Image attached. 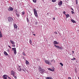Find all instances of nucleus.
<instances>
[{
  "label": "nucleus",
  "mask_w": 79,
  "mask_h": 79,
  "mask_svg": "<svg viewBox=\"0 0 79 79\" xmlns=\"http://www.w3.org/2000/svg\"><path fill=\"white\" fill-rule=\"evenodd\" d=\"M8 19L9 23H11L13 22V18L11 17H8Z\"/></svg>",
  "instance_id": "5"
},
{
  "label": "nucleus",
  "mask_w": 79,
  "mask_h": 79,
  "mask_svg": "<svg viewBox=\"0 0 79 79\" xmlns=\"http://www.w3.org/2000/svg\"><path fill=\"white\" fill-rule=\"evenodd\" d=\"M4 53L5 55H6V56L8 55V53H7V52L5 51L4 52Z\"/></svg>",
  "instance_id": "22"
},
{
  "label": "nucleus",
  "mask_w": 79,
  "mask_h": 79,
  "mask_svg": "<svg viewBox=\"0 0 79 79\" xmlns=\"http://www.w3.org/2000/svg\"><path fill=\"white\" fill-rule=\"evenodd\" d=\"M71 9L72 10V11H74V9L73 8H71Z\"/></svg>",
  "instance_id": "39"
},
{
  "label": "nucleus",
  "mask_w": 79,
  "mask_h": 79,
  "mask_svg": "<svg viewBox=\"0 0 79 79\" xmlns=\"http://www.w3.org/2000/svg\"><path fill=\"white\" fill-rule=\"evenodd\" d=\"M29 42L30 43V44L31 45V44H32V40L30 39V41H29Z\"/></svg>",
  "instance_id": "19"
},
{
  "label": "nucleus",
  "mask_w": 79,
  "mask_h": 79,
  "mask_svg": "<svg viewBox=\"0 0 79 79\" xmlns=\"http://www.w3.org/2000/svg\"><path fill=\"white\" fill-rule=\"evenodd\" d=\"M45 62L46 64H49V65H52V64L51 63V62H50V61L48 60H45Z\"/></svg>",
  "instance_id": "6"
},
{
  "label": "nucleus",
  "mask_w": 79,
  "mask_h": 79,
  "mask_svg": "<svg viewBox=\"0 0 79 79\" xmlns=\"http://www.w3.org/2000/svg\"><path fill=\"white\" fill-rule=\"evenodd\" d=\"M71 21H72V23H76V22L73 19H71Z\"/></svg>",
  "instance_id": "17"
},
{
  "label": "nucleus",
  "mask_w": 79,
  "mask_h": 79,
  "mask_svg": "<svg viewBox=\"0 0 79 79\" xmlns=\"http://www.w3.org/2000/svg\"><path fill=\"white\" fill-rule=\"evenodd\" d=\"M56 34H57V32H56Z\"/></svg>",
  "instance_id": "49"
},
{
  "label": "nucleus",
  "mask_w": 79,
  "mask_h": 79,
  "mask_svg": "<svg viewBox=\"0 0 79 79\" xmlns=\"http://www.w3.org/2000/svg\"><path fill=\"white\" fill-rule=\"evenodd\" d=\"M10 42L11 43V44H12V45H14L15 44V42H14V41H12V40H10Z\"/></svg>",
  "instance_id": "14"
},
{
  "label": "nucleus",
  "mask_w": 79,
  "mask_h": 79,
  "mask_svg": "<svg viewBox=\"0 0 79 79\" xmlns=\"http://www.w3.org/2000/svg\"><path fill=\"white\" fill-rule=\"evenodd\" d=\"M17 70L19 71H23L25 73H26V69L24 67L23 65L21 66H19L17 67Z\"/></svg>",
  "instance_id": "1"
},
{
  "label": "nucleus",
  "mask_w": 79,
  "mask_h": 79,
  "mask_svg": "<svg viewBox=\"0 0 79 79\" xmlns=\"http://www.w3.org/2000/svg\"><path fill=\"white\" fill-rule=\"evenodd\" d=\"M38 70L41 73H43L45 71V69H42L41 67L39 68Z\"/></svg>",
  "instance_id": "3"
},
{
  "label": "nucleus",
  "mask_w": 79,
  "mask_h": 79,
  "mask_svg": "<svg viewBox=\"0 0 79 79\" xmlns=\"http://www.w3.org/2000/svg\"><path fill=\"white\" fill-rule=\"evenodd\" d=\"M56 1V0H52V2H55Z\"/></svg>",
  "instance_id": "28"
},
{
  "label": "nucleus",
  "mask_w": 79,
  "mask_h": 79,
  "mask_svg": "<svg viewBox=\"0 0 79 79\" xmlns=\"http://www.w3.org/2000/svg\"><path fill=\"white\" fill-rule=\"evenodd\" d=\"M22 13L23 15H24L25 14V12L24 11H23L22 12Z\"/></svg>",
  "instance_id": "24"
},
{
  "label": "nucleus",
  "mask_w": 79,
  "mask_h": 79,
  "mask_svg": "<svg viewBox=\"0 0 79 79\" xmlns=\"http://www.w3.org/2000/svg\"><path fill=\"white\" fill-rule=\"evenodd\" d=\"M8 11H13V7L10 6L9 8L8 9Z\"/></svg>",
  "instance_id": "8"
},
{
  "label": "nucleus",
  "mask_w": 79,
  "mask_h": 79,
  "mask_svg": "<svg viewBox=\"0 0 79 79\" xmlns=\"http://www.w3.org/2000/svg\"><path fill=\"white\" fill-rule=\"evenodd\" d=\"M75 72H76V73H77V70H76V69H75Z\"/></svg>",
  "instance_id": "42"
},
{
  "label": "nucleus",
  "mask_w": 79,
  "mask_h": 79,
  "mask_svg": "<svg viewBox=\"0 0 79 79\" xmlns=\"http://www.w3.org/2000/svg\"><path fill=\"white\" fill-rule=\"evenodd\" d=\"M47 15H48V14H47Z\"/></svg>",
  "instance_id": "51"
},
{
  "label": "nucleus",
  "mask_w": 79,
  "mask_h": 79,
  "mask_svg": "<svg viewBox=\"0 0 79 79\" xmlns=\"http://www.w3.org/2000/svg\"><path fill=\"white\" fill-rule=\"evenodd\" d=\"M3 77L4 79H7V76L6 75H4L3 76Z\"/></svg>",
  "instance_id": "10"
},
{
  "label": "nucleus",
  "mask_w": 79,
  "mask_h": 79,
  "mask_svg": "<svg viewBox=\"0 0 79 79\" xmlns=\"http://www.w3.org/2000/svg\"><path fill=\"white\" fill-rule=\"evenodd\" d=\"M75 1H76V5H77L78 3L77 0H75Z\"/></svg>",
  "instance_id": "32"
},
{
  "label": "nucleus",
  "mask_w": 79,
  "mask_h": 79,
  "mask_svg": "<svg viewBox=\"0 0 79 79\" xmlns=\"http://www.w3.org/2000/svg\"><path fill=\"white\" fill-rule=\"evenodd\" d=\"M48 70H49V71H54V69H55L53 68V69H52L50 68H48Z\"/></svg>",
  "instance_id": "12"
},
{
  "label": "nucleus",
  "mask_w": 79,
  "mask_h": 79,
  "mask_svg": "<svg viewBox=\"0 0 79 79\" xmlns=\"http://www.w3.org/2000/svg\"><path fill=\"white\" fill-rule=\"evenodd\" d=\"M60 65H61L62 66H63V64L61 63H60Z\"/></svg>",
  "instance_id": "31"
},
{
  "label": "nucleus",
  "mask_w": 79,
  "mask_h": 79,
  "mask_svg": "<svg viewBox=\"0 0 79 79\" xmlns=\"http://www.w3.org/2000/svg\"><path fill=\"white\" fill-rule=\"evenodd\" d=\"M22 54L23 55H24V56H26V54H25L24 52H23Z\"/></svg>",
  "instance_id": "26"
},
{
  "label": "nucleus",
  "mask_w": 79,
  "mask_h": 79,
  "mask_svg": "<svg viewBox=\"0 0 79 79\" xmlns=\"http://www.w3.org/2000/svg\"><path fill=\"white\" fill-rule=\"evenodd\" d=\"M25 63H26V64H27V65H29V61H27V60H26Z\"/></svg>",
  "instance_id": "13"
},
{
  "label": "nucleus",
  "mask_w": 79,
  "mask_h": 79,
  "mask_svg": "<svg viewBox=\"0 0 79 79\" xmlns=\"http://www.w3.org/2000/svg\"><path fill=\"white\" fill-rule=\"evenodd\" d=\"M72 52L73 53H74V51H72Z\"/></svg>",
  "instance_id": "45"
},
{
  "label": "nucleus",
  "mask_w": 79,
  "mask_h": 79,
  "mask_svg": "<svg viewBox=\"0 0 79 79\" xmlns=\"http://www.w3.org/2000/svg\"><path fill=\"white\" fill-rule=\"evenodd\" d=\"M37 23H38V22H36L35 23V25H37Z\"/></svg>",
  "instance_id": "30"
},
{
  "label": "nucleus",
  "mask_w": 79,
  "mask_h": 79,
  "mask_svg": "<svg viewBox=\"0 0 79 79\" xmlns=\"http://www.w3.org/2000/svg\"><path fill=\"white\" fill-rule=\"evenodd\" d=\"M54 46L56 48H58V49L59 50H63V46L60 47L56 45H54Z\"/></svg>",
  "instance_id": "4"
},
{
  "label": "nucleus",
  "mask_w": 79,
  "mask_h": 79,
  "mask_svg": "<svg viewBox=\"0 0 79 79\" xmlns=\"http://www.w3.org/2000/svg\"><path fill=\"white\" fill-rule=\"evenodd\" d=\"M71 60H76V59L75 58L73 57V59H71Z\"/></svg>",
  "instance_id": "25"
},
{
  "label": "nucleus",
  "mask_w": 79,
  "mask_h": 79,
  "mask_svg": "<svg viewBox=\"0 0 79 79\" xmlns=\"http://www.w3.org/2000/svg\"><path fill=\"white\" fill-rule=\"evenodd\" d=\"M63 14H64V15H66V12L64 11L63 12Z\"/></svg>",
  "instance_id": "34"
},
{
  "label": "nucleus",
  "mask_w": 79,
  "mask_h": 79,
  "mask_svg": "<svg viewBox=\"0 0 79 79\" xmlns=\"http://www.w3.org/2000/svg\"><path fill=\"white\" fill-rule=\"evenodd\" d=\"M78 79H79V77H78Z\"/></svg>",
  "instance_id": "50"
},
{
  "label": "nucleus",
  "mask_w": 79,
  "mask_h": 79,
  "mask_svg": "<svg viewBox=\"0 0 79 79\" xmlns=\"http://www.w3.org/2000/svg\"><path fill=\"white\" fill-rule=\"evenodd\" d=\"M27 23H29V19L27 17Z\"/></svg>",
  "instance_id": "23"
},
{
  "label": "nucleus",
  "mask_w": 79,
  "mask_h": 79,
  "mask_svg": "<svg viewBox=\"0 0 79 79\" xmlns=\"http://www.w3.org/2000/svg\"><path fill=\"white\" fill-rule=\"evenodd\" d=\"M8 47H9V48H11V47H10V46L9 45V46H8Z\"/></svg>",
  "instance_id": "41"
},
{
  "label": "nucleus",
  "mask_w": 79,
  "mask_h": 79,
  "mask_svg": "<svg viewBox=\"0 0 79 79\" xmlns=\"http://www.w3.org/2000/svg\"><path fill=\"white\" fill-rule=\"evenodd\" d=\"M33 35H34L35 36V34H33Z\"/></svg>",
  "instance_id": "47"
},
{
  "label": "nucleus",
  "mask_w": 79,
  "mask_h": 79,
  "mask_svg": "<svg viewBox=\"0 0 79 79\" xmlns=\"http://www.w3.org/2000/svg\"><path fill=\"white\" fill-rule=\"evenodd\" d=\"M8 77V79H11L10 78V77Z\"/></svg>",
  "instance_id": "43"
},
{
  "label": "nucleus",
  "mask_w": 79,
  "mask_h": 79,
  "mask_svg": "<svg viewBox=\"0 0 79 79\" xmlns=\"http://www.w3.org/2000/svg\"><path fill=\"white\" fill-rule=\"evenodd\" d=\"M16 16H17V17H18V18H19V13L18 14L17 13H16Z\"/></svg>",
  "instance_id": "15"
},
{
  "label": "nucleus",
  "mask_w": 79,
  "mask_h": 79,
  "mask_svg": "<svg viewBox=\"0 0 79 79\" xmlns=\"http://www.w3.org/2000/svg\"><path fill=\"white\" fill-rule=\"evenodd\" d=\"M14 28H15V29H17V28H18V26L15 24H14Z\"/></svg>",
  "instance_id": "11"
},
{
  "label": "nucleus",
  "mask_w": 79,
  "mask_h": 79,
  "mask_svg": "<svg viewBox=\"0 0 79 79\" xmlns=\"http://www.w3.org/2000/svg\"><path fill=\"white\" fill-rule=\"evenodd\" d=\"M33 11L35 16V17L37 18L38 17V15H37V12L36 9H35V8L33 9Z\"/></svg>",
  "instance_id": "2"
},
{
  "label": "nucleus",
  "mask_w": 79,
  "mask_h": 79,
  "mask_svg": "<svg viewBox=\"0 0 79 79\" xmlns=\"http://www.w3.org/2000/svg\"><path fill=\"white\" fill-rule=\"evenodd\" d=\"M54 43L55 44H58V42H57V41H54Z\"/></svg>",
  "instance_id": "20"
},
{
  "label": "nucleus",
  "mask_w": 79,
  "mask_h": 79,
  "mask_svg": "<svg viewBox=\"0 0 79 79\" xmlns=\"http://www.w3.org/2000/svg\"><path fill=\"white\" fill-rule=\"evenodd\" d=\"M33 2H34V3H36V0H33Z\"/></svg>",
  "instance_id": "29"
},
{
  "label": "nucleus",
  "mask_w": 79,
  "mask_h": 79,
  "mask_svg": "<svg viewBox=\"0 0 79 79\" xmlns=\"http://www.w3.org/2000/svg\"><path fill=\"white\" fill-rule=\"evenodd\" d=\"M13 77H14V78H15V79H17V77H16V76H15V75H13Z\"/></svg>",
  "instance_id": "27"
},
{
  "label": "nucleus",
  "mask_w": 79,
  "mask_h": 79,
  "mask_svg": "<svg viewBox=\"0 0 79 79\" xmlns=\"http://www.w3.org/2000/svg\"><path fill=\"white\" fill-rule=\"evenodd\" d=\"M53 19H54V20H55V18H53Z\"/></svg>",
  "instance_id": "46"
},
{
  "label": "nucleus",
  "mask_w": 79,
  "mask_h": 79,
  "mask_svg": "<svg viewBox=\"0 0 79 79\" xmlns=\"http://www.w3.org/2000/svg\"><path fill=\"white\" fill-rule=\"evenodd\" d=\"M12 50L14 51V55H16V48H12Z\"/></svg>",
  "instance_id": "7"
},
{
  "label": "nucleus",
  "mask_w": 79,
  "mask_h": 79,
  "mask_svg": "<svg viewBox=\"0 0 79 79\" xmlns=\"http://www.w3.org/2000/svg\"><path fill=\"white\" fill-rule=\"evenodd\" d=\"M12 47H15L16 46L15 45H12Z\"/></svg>",
  "instance_id": "36"
},
{
  "label": "nucleus",
  "mask_w": 79,
  "mask_h": 79,
  "mask_svg": "<svg viewBox=\"0 0 79 79\" xmlns=\"http://www.w3.org/2000/svg\"><path fill=\"white\" fill-rule=\"evenodd\" d=\"M53 68H52V69H53Z\"/></svg>",
  "instance_id": "48"
},
{
  "label": "nucleus",
  "mask_w": 79,
  "mask_h": 79,
  "mask_svg": "<svg viewBox=\"0 0 79 79\" xmlns=\"http://www.w3.org/2000/svg\"><path fill=\"white\" fill-rule=\"evenodd\" d=\"M62 1H61L59 3L58 5H62Z\"/></svg>",
  "instance_id": "18"
},
{
  "label": "nucleus",
  "mask_w": 79,
  "mask_h": 79,
  "mask_svg": "<svg viewBox=\"0 0 79 79\" xmlns=\"http://www.w3.org/2000/svg\"><path fill=\"white\" fill-rule=\"evenodd\" d=\"M3 37L2 35V32H1V31L0 30V37Z\"/></svg>",
  "instance_id": "21"
},
{
  "label": "nucleus",
  "mask_w": 79,
  "mask_h": 79,
  "mask_svg": "<svg viewBox=\"0 0 79 79\" xmlns=\"http://www.w3.org/2000/svg\"><path fill=\"white\" fill-rule=\"evenodd\" d=\"M11 75H13V76H14V75L15 74V72L13 71H11Z\"/></svg>",
  "instance_id": "9"
},
{
  "label": "nucleus",
  "mask_w": 79,
  "mask_h": 79,
  "mask_svg": "<svg viewBox=\"0 0 79 79\" xmlns=\"http://www.w3.org/2000/svg\"><path fill=\"white\" fill-rule=\"evenodd\" d=\"M71 12L72 13V14H74V12L73 11H71Z\"/></svg>",
  "instance_id": "33"
},
{
  "label": "nucleus",
  "mask_w": 79,
  "mask_h": 79,
  "mask_svg": "<svg viewBox=\"0 0 79 79\" xmlns=\"http://www.w3.org/2000/svg\"><path fill=\"white\" fill-rule=\"evenodd\" d=\"M65 16H66V17L67 18H69L70 17V16L69 15V14H65Z\"/></svg>",
  "instance_id": "16"
},
{
  "label": "nucleus",
  "mask_w": 79,
  "mask_h": 79,
  "mask_svg": "<svg viewBox=\"0 0 79 79\" xmlns=\"http://www.w3.org/2000/svg\"><path fill=\"white\" fill-rule=\"evenodd\" d=\"M42 0L44 1V0Z\"/></svg>",
  "instance_id": "52"
},
{
  "label": "nucleus",
  "mask_w": 79,
  "mask_h": 79,
  "mask_svg": "<svg viewBox=\"0 0 79 79\" xmlns=\"http://www.w3.org/2000/svg\"><path fill=\"white\" fill-rule=\"evenodd\" d=\"M68 78H69V79H71V77H68Z\"/></svg>",
  "instance_id": "44"
},
{
  "label": "nucleus",
  "mask_w": 79,
  "mask_h": 79,
  "mask_svg": "<svg viewBox=\"0 0 79 79\" xmlns=\"http://www.w3.org/2000/svg\"><path fill=\"white\" fill-rule=\"evenodd\" d=\"M53 59L52 60H51V63H52V62H53Z\"/></svg>",
  "instance_id": "37"
},
{
  "label": "nucleus",
  "mask_w": 79,
  "mask_h": 79,
  "mask_svg": "<svg viewBox=\"0 0 79 79\" xmlns=\"http://www.w3.org/2000/svg\"><path fill=\"white\" fill-rule=\"evenodd\" d=\"M53 62L54 63H55V60H54V59H53Z\"/></svg>",
  "instance_id": "38"
},
{
  "label": "nucleus",
  "mask_w": 79,
  "mask_h": 79,
  "mask_svg": "<svg viewBox=\"0 0 79 79\" xmlns=\"http://www.w3.org/2000/svg\"><path fill=\"white\" fill-rule=\"evenodd\" d=\"M46 79H50V77H47L46 78Z\"/></svg>",
  "instance_id": "35"
},
{
  "label": "nucleus",
  "mask_w": 79,
  "mask_h": 79,
  "mask_svg": "<svg viewBox=\"0 0 79 79\" xmlns=\"http://www.w3.org/2000/svg\"><path fill=\"white\" fill-rule=\"evenodd\" d=\"M49 79H53V78H52V77H49Z\"/></svg>",
  "instance_id": "40"
}]
</instances>
